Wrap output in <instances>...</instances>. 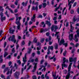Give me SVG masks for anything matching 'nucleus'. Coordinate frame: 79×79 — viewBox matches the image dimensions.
<instances>
[{"label":"nucleus","instance_id":"obj_1","mask_svg":"<svg viewBox=\"0 0 79 79\" xmlns=\"http://www.w3.org/2000/svg\"><path fill=\"white\" fill-rule=\"evenodd\" d=\"M21 19V17L17 16L16 17V20L15 22V23L16 24L18 25L17 26V30H20V27H21V23H20V20Z\"/></svg>","mask_w":79,"mask_h":79},{"label":"nucleus","instance_id":"obj_2","mask_svg":"<svg viewBox=\"0 0 79 79\" xmlns=\"http://www.w3.org/2000/svg\"><path fill=\"white\" fill-rule=\"evenodd\" d=\"M76 32H77V35H75L74 36V40L76 42H77L79 41V39L77 38V36L78 37H79V29H78L76 31Z\"/></svg>","mask_w":79,"mask_h":79},{"label":"nucleus","instance_id":"obj_3","mask_svg":"<svg viewBox=\"0 0 79 79\" xmlns=\"http://www.w3.org/2000/svg\"><path fill=\"white\" fill-rule=\"evenodd\" d=\"M10 39H11V41L14 42V43H16V40L15 39V36L14 35H13L12 37L11 36H10V37L8 38V40L9 41H10Z\"/></svg>","mask_w":79,"mask_h":79},{"label":"nucleus","instance_id":"obj_4","mask_svg":"<svg viewBox=\"0 0 79 79\" xmlns=\"http://www.w3.org/2000/svg\"><path fill=\"white\" fill-rule=\"evenodd\" d=\"M23 61L24 63H23L22 64V67H23L24 66V64H25L26 63V62L27 61V60H26V59H27V54H25V56L23 58Z\"/></svg>","mask_w":79,"mask_h":79},{"label":"nucleus","instance_id":"obj_5","mask_svg":"<svg viewBox=\"0 0 79 79\" xmlns=\"http://www.w3.org/2000/svg\"><path fill=\"white\" fill-rule=\"evenodd\" d=\"M71 67H68V73H67V75L66 76L65 78L66 79H69V76H70L71 75Z\"/></svg>","mask_w":79,"mask_h":79},{"label":"nucleus","instance_id":"obj_6","mask_svg":"<svg viewBox=\"0 0 79 79\" xmlns=\"http://www.w3.org/2000/svg\"><path fill=\"white\" fill-rule=\"evenodd\" d=\"M64 42H65L64 40L62 39L60 40V43H59V45H61V44H63V45H64V46L65 47H67V46H68V43H64Z\"/></svg>","mask_w":79,"mask_h":79},{"label":"nucleus","instance_id":"obj_7","mask_svg":"<svg viewBox=\"0 0 79 79\" xmlns=\"http://www.w3.org/2000/svg\"><path fill=\"white\" fill-rule=\"evenodd\" d=\"M76 59H77V58L76 57H75L74 59L72 57H70L69 58V61L70 62V63H71V62H73V61H74V64H76Z\"/></svg>","mask_w":79,"mask_h":79},{"label":"nucleus","instance_id":"obj_8","mask_svg":"<svg viewBox=\"0 0 79 79\" xmlns=\"http://www.w3.org/2000/svg\"><path fill=\"white\" fill-rule=\"evenodd\" d=\"M20 74V72H16L14 74V76L15 78L16 79H18L19 78V76Z\"/></svg>","mask_w":79,"mask_h":79},{"label":"nucleus","instance_id":"obj_9","mask_svg":"<svg viewBox=\"0 0 79 79\" xmlns=\"http://www.w3.org/2000/svg\"><path fill=\"white\" fill-rule=\"evenodd\" d=\"M54 28L56 29H58V27L56 25H52L51 27V29L52 32L54 31Z\"/></svg>","mask_w":79,"mask_h":79},{"label":"nucleus","instance_id":"obj_10","mask_svg":"<svg viewBox=\"0 0 79 79\" xmlns=\"http://www.w3.org/2000/svg\"><path fill=\"white\" fill-rule=\"evenodd\" d=\"M69 40H72L73 39H74V35L73 33L69 34Z\"/></svg>","mask_w":79,"mask_h":79},{"label":"nucleus","instance_id":"obj_11","mask_svg":"<svg viewBox=\"0 0 79 79\" xmlns=\"http://www.w3.org/2000/svg\"><path fill=\"white\" fill-rule=\"evenodd\" d=\"M34 64L35 65V66L34 67L33 70L32 71V72H33V73H34V72H35V71L36 70V69L37 68V63H34Z\"/></svg>","mask_w":79,"mask_h":79},{"label":"nucleus","instance_id":"obj_12","mask_svg":"<svg viewBox=\"0 0 79 79\" xmlns=\"http://www.w3.org/2000/svg\"><path fill=\"white\" fill-rule=\"evenodd\" d=\"M9 32L10 34H13L14 33V32L15 31V30H12V27H10L9 30Z\"/></svg>","mask_w":79,"mask_h":79},{"label":"nucleus","instance_id":"obj_13","mask_svg":"<svg viewBox=\"0 0 79 79\" xmlns=\"http://www.w3.org/2000/svg\"><path fill=\"white\" fill-rule=\"evenodd\" d=\"M45 24L48 25V26H52V24L50 23V22L48 21H46L45 22Z\"/></svg>","mask_w":79,"mask_h":79},{"label":"nucleus","instance_id":"obj_14","mask_svg":"<svg viewBox=\"0 0 79 79\" xmlns=\"http://www.w3.org/2000/svg\"><path fill=\"white\" fill-rule=\"evenodd\" d=\"M35 14L33 15V17L31 18V21H32L34 22H35Z\"/></svg>","mask_w":79,"mask_h":79},{"label":"nucleus","instance_id":"obj_15","mask_svg":"<svg viewBox=\"0 0 79 79\" xmlns=\"http://www.w3.org/2000/svg\"><path fill=\"white\" fill-rule=\"evenodd\" d=\"M32 10H36V11H37L38 10V6H36L35 8V7H34V6H33L32 8Z\"/></svg>","mask_w":79,"mask_h":79},{"label":"nucleus","instance_id":"obj_16","mask_svg":"<svg viewBox=\"0 0 79 79\" xmlns=\"http://www.w3.org/2000/svg\"><path fill=\"white\" fill-rule=\"evenodd\" d=\"M32 49L31 48H28V51L27 52V53H25V54H31Z\"/></svg>","mask_w":79,"mask_h":79},{"label":"nucleus","instance_id":"obj_17","mask_svg":"<svg viewBox=\"0 0 79 79\" xmlns=\"http://www.w3.org/2000/svg\"><path fill=\"white\" fill-rule=\"evenodd\" d=\"M48 50H51L52 51H53V46H49L48 47Z\"/></svg>","mask_w":79,"mask_h":79},{"label":"nucleus","instance_id":"obj_18","mask_svg":"<svg viewBox=\"0 0 79 79\" xmlns=\"http://www.w3.org/2000/svg\"><path fill=\"white\" fill-rule=\"evenodd\" d=\"M1 18L2 22H3V21H5V20L6 19V17L5 16L1 17Z\"/></svg>","mask_w":79,"mask_h":79},{"label":"nucleus","instance_id":"obj_19","mask_svg":"<svg viewBox=\"0 0 79 79\" xmlns=\"http://www.w3.org/2000/svg\"><path fill=\"white\" fill-rule=\"evenodd\" d=\"M68 6H69V10H70L71 8V6L72 5V4H69V3H70V2H69V0H68Z\"/></svg>","mask_w":79,"mask_h":79},{"label":"nucleus","instance_id":"obj_20","mask_svg":"<svg viewBox=\"0 0 79 79\" xmlns=\"http://www.w3.org/2000/svg\"><path fill=\"white\" fill-rule=\"evenodd\" d=\"M8 55V52H5L4 53V57L5 58V57H6L7 55Z\"/></svg>","mask_w":79,"mask_h":79},{"label":"nucleus","instance_id":"obj_21","mask_svg":"<svg viewBox=\"0 0 79 79\" xmlns=\"http://www.w3.org/2000/svg\"><path fill=\"white\" fill-rule=\"evenodd\" d=\"M37 37H35L33 40V42L34 43H37Z\"/></svg>","mask_w":79,"mask_h":79},{"label":"nucleus","instance_id":"obj_22","mask_svg":"<svg viewBox=\"0 0 79 79\" xmlns=\"http://www.w3.org/2000/svg\"><path fill=\"white\" fill-rule=\"evenodd\" d=\"M55 44L56 45L55 46V49L57 50L58 47V44L56 43H55Z\"/></svg>","mask_w":79,"mask_h":79},{"label":"nucleus","instance_id":"obj_23","mask_svg":"<svg viewBox=\"0 0 79 79\" xmlns=\"http://www.w3.org/2000/svg\"><path fill=\"white\" fill-rule=\"evenodd\" d=\"M77 20V19H76V16H74V17H73V19L72 20V21L73 22H76V21Z\"/></svg>","mask_w":79,"mask_h":79},{"label":"nucleus","instance_id":"obj_24","mask_svg":"<svg viewBox=\"0 0 79 79\" xmlns=\"http://www.w3.org/2000/svg\"><path fill=\"white\" fill-rule=\"evenodd\" d=\"M48 74L46 72L45 75V77L46 78V79H49V77L47 76Z\"/></svg>","mask_w":79,"mask_h":79},{"label":"nucleus","instance_id":"obj_25","mask_svg":"<svg viewBox=\"0 0 79 79\" xmlns=\"http://www.w3.org/2000/svg\"><path fill=\"white\" fill-rule=\"evenodd\" d=\"M2 6H0V11H2V12H3V10H4V9L3 8H2Z\"/></svg>","mask_w":79,"mask_h":79},{"label":"nucleus","instance_id":"obj_26","mask_svg":"<svg viewBox=\"0 0 79 79\" xmlns=\"http://www.w3.org/2000/svg\"><path fill=\"white\" fill-rule=\"evenodd\" d=\"M63 63H66V58L65 57H64L63 58Z\"/></svg>","mask_w":79,"mask_h":79},{"label":"nucleus","instance_id":"obj_27","mask_svg":"<svg viewBox=\"0 0 79 79\" xmlns=\"http://www.w3.org/2000/svg\"><path fill=\"white\" fill-rule=\"evenodd\" d=\"M63 64V66L64 67H65V68H66V67H67L68 65H66V64L64 63H63L62 64V66Z\"/></svg>","mask_w":79,"mask_h":79},{"label":"nucleus","instance_id":"obj_28","mask_svg":"<svg viewBox=\"0 0 79 79\" xmlns=\"http://www.w3.org/2000/svg\"><path fill=\"white\" fill-rule=\"evenodd\" d=\"M74 2V0H71V1L70 2V3H69V5H70L71 3H73Z\"/></svg>","mask_w":79,"mask_h":79},{"label":"nucleus","instance_id":"obj_29","mask_svg":"<svg viewBox=\"0 0 79 79\" xmlns=\"http://www.w3.org/2000/svg\"><path fill=\"white\" fill-rule=\"evenodd\" d=\"M41 78L42 79H44L45 78V75H44L43 74H42L41 76Z\"/></svg>","mask_w":79,"mask_h":79},{"label":"nucleus","instance_id":"obj_30","mask_svg":"<svg viewBox=\"0 0 79 79\" xmlns=\"http://www.w3.org/2000/svg\"><path fill=\"white\" fill-rule=\"evenodd\" d=\"M43 8H45V7L46 6H47V4H46V3H43Z\"/></svg>","mask_w":79,"mask_h":79},{"label":"nucleus","instance_id":"obj_31","mask_svg":"<svg viewBox=\"0 0 79 79\" xmlns=\"http://www.w3.org/2000/svg\"><path fill=\"white\" fill-rule=\"evenodd\" d=\"M70 29L71 30H74V27H73V26H72V24H70Z\"/></svg>","mask_w":79,"mask_h":79},{"label":"nucleus","instance_id":"obj_32","mask_svg":"<svg viewBox=\"0 0 79 79\" xmlns=\"http://www.w3.org/2000/svg\"><path fill=\"white\" fill-rule=\"evenodd\" d=\"M5 15H6L7 17H9V15H8V11H6L5 13Z\"/></svg>","mask_w":79,"mask_h":79},{"label":"nucleus","instance_id":"obj_33","mask_svg":"<svg viewBox=\"0 0 79 79\" xmlns=\"http://www.w3.org/2000/svg\"><path fill=\"white\" fill-rule=\"evenodd\" d=\"M42 18V15H39L37 17V18Z\"/></svg>","mask_w":79,"mask_h":79},{"label":"nucleus","instance_id":"obj_34","mask_svg":"<svg viewBox=\"0 0 79 79\" xmlns=\"http://www.w3.org/2000/svg\"><path fill=\"white\" fill-rule=\"evenodd\" d=\"M32 78L33 79H37V77H36V76L34 75L32 77Z\"/></svg>","mask_w":79,"mask_h":79},{"label":"nucleus","instance_id":"obj_35","mask_svg":"<svg viewBox=\"0 0 79 79\" xmlns=\"http://www.w3.org/2000/svg\"><path fill=\"white\" fill-rule=\"evenodd\" d=\"M79 44L78 43H76V44L75 45V47L76 48H77L78 47H79Z\"/></svg>","mask_w":79,"mask_h":79},{"label":"nucleus","instance_id":"obj_36","mask_svg":"<svg viewBox=\"0 0 79 79\" xmlns=\"http://www.w3.org/2000/svg\"><path fill=\"white\" fill-rule=\"evenodd\" d=\"M25 4H26V3H24V2H23L22 3V5L23 6H27V5H26Z\"/></svg>","mask_w":79,"mask_h":79},{"label":"nucleus","instance_id":"obj_37","mask_svg":"<svg viewBox=\"0 0 79 79\" xmlns=\"http://www.w3.org/2000/svg\"><path fill=\"white\" fill-rule=\"evenodd\" d=\"M70 44L71 45H73V48H74V47H75V45H74V43H71Z\"/></svg>","mask_w":79,"mask_h":79},{"label":"nucleus","instance_id":"obj_38","mask_svg":"<svg viewBox=\"0 0 79 79\" xmlns=\"http://www.w3.org/2000/svg\"><path fill=\"white\" fill-rule=\"evenodd\" d=\"M44 31V29L43 28H42L40 31V32L41 33H42Z\"/></svg>","mask_w":79,"mask_h":79},{"label":"nucleus","instance_id":"obj_39","mask_svg":"<svg viewBox=\"0 0 79 79\" xmlns=\"http://www.w3.org/2000/svg\"><path fill=\"white\" fill-rule=\"evenodd\" d=\"M41 45V43H40L39 42H38L37 44V46H39V47H40V45Z\"/></svg>","mask_w":79,"mask_h":79},{"label":"nucleus","instance_id":"obj_40","mask_svg":"<svg viewBox=\"0 0 79 79\" xmlns=\"http://www.w3.org/2000/svg\"><path fill=\"white\" fill-rule=\"evenodd\" d=\"M77 5V2H75L74 3L73 5V7H75V6H76V5Z\"/></svg>","mask_w":79,"mask_h":79},{"label":"nucleus","instance_id":"obj_41","mask_svg":"<svg viewBox=\"0 0 79 79\" xmlns=\"http://www.w3.org/2000/svg\"><path fill=\"white\" fill-rule=\"evenodd\" d=\"M0 16H1V18L3 17V13H2V12H1L0 13Z\"/></svg>","mask_w":79,"mask_h":79},{"label":"nucleus","instance_id":"obj_42","mask_svg":"<svg viewBox=\"0 0 79 79\" xmlns=\"http://www.w3.org/2000/svg\"><path fill=\"white\" fill-rule=\"evenodd\" d=\"M29 32H26V35H27V37H29V34H28Z\"/></svg>","mask_w":79,"mask_h":79},{"label":"nucleus","instance_id":"obj_43","mask_svg":"<svg viewBox=\"0 0 79 79\" xmlns=\"http://www.w3.org/2000/svg\"><path fill=\"white\" fill-rule=\"evenodd\" d=\"M44 40H45V39L44 38H42L40 40L41 42H42V43H43V42L44 41Z\"/></svg>","mask_w":79,"mask_h":79},{"label":"nucleus","instance_id":"obj_44","mask_svg":"<svg viewBox=\"0 0 79 79\" xmlns=\"http://www.w3.org/2000/svg\"><path fill=\"white\" fill-rule=\"evenodd\" d=\"M40 49H41V47H40V46H39V47H37V50H40Z\"/></svg>","mask_w":79,"mask_h":79},{"label":"nucleus","instance_id":"obj_45","mask_svg":"<svg viewBox=\"0 0 79 79\" xmlns=\"http://www.w3.org/2000/svg\"><path fill=\"white\" fill-rule=\"evenodd\" d=\"M17 63L19 64H21V62L20 60H19L17 61Z\"/></svg>","mask_w":79,"mask_h":79},{"label":"nucleus","instance_id":"obj_46","mask_svg":"<svg viewBox=\"0 0 79 79\" xmlns=\"http://www.w3.org/2000/svg\"><path fill=\"white\" fill-rule=\"evenodd\" d=\"M15 48H13L12 49V52H13V53H15Z\"/></svg>","mask_w":79,"mask_h":79},{"label":"nucleus","instance_id":"obj_47","mask_svg":"<svg viewBox=\"0 0 79 79\" xmlns=\"http://www.w3.org/2000/svg\"><path fill=\"white\" fill-rule=\"evenodd\" d=\"M46 34L47 36L48 37V36H49V35H50V33L48 32H47L46 33Z\"/></svg>","mask_w":79,"mask_h":79},{"label":"nucleus","instance_id":"obj_48","mask_svg":"<svg viewBox=\"0 0 79 79\" xmlns=\"http://www.w3.org/2000/svg\"><path fill=\"white\" fill-rule=\"evenodd\" d=\"M5 68V65L3 64L2 65V69H4V68Z\"/></svg>","mask_w":79,"mask_h":79},{"label":"nucleus","instance_id":"obj_49","mask_svg":"<svg viewBox=\"0 0 79 79\" xmlns=\"http://www.w3.org/2000/svg\"><path fill=\"white\" fill-rule=\"evenodd\" d=\"M18 1L17 0L16 1V2H15V5H18Z\"/></svg>","mask_w":79,"mask_h":79},{"label":"nucleus","instance_id":"obj_50","mask_svg":"<svg viewBox=\"0 0 79 79\" xmlns=\"http://www.w3.org/2000/svg\"><path fill=\"white\" fill-rule=\"evenodd\" d=\"M70 13L71 14H73L74 13V10H73V9L71 10Z\"/></svg>","mask_w":79,"mask_h":79},{"label":"nucleus","instance_id":"obj_51","mask_svg":"<svg viewBox=\"0 0 79 79\" xmlns=\"http://www.w3.org/2000/svg\"><path fill=\"white\" fill-rule=\"evenodd\" d=\"M2 33H3V31L1 30L0 31V37L2 36Z\"/></svg>","mask_w":79,"mask_h":79},{"label":"nucleus","instance_id":"obj_52","mask_svg":"<svg viewBox=\"0 0 79 79\" xmlns=\"http://www.w3.org/2000/svg\"><path fill=\"white\" fill-rule=\"evenodd\" d=\"M55 55H54L53 56V57H52L50 59V60H53V59L54 58H55Z\"/></svg>","mask_w":79,"mask_h":79},{"label":"nucleus","instance_id":"obj_53","mask_svg":"<svg viewBox=\"0 0 79 79\" xmlns=\"http://www.w3.org/2000/svg\"><path fill=\"white\" fill-rule=\"evenodd\" d=\"M48 52H47V55H49L50 53V50L49 49L48 50Z\"/></svg>","mask_w":79,"mask_h":79},{"label":"nucleus","instance_id":"obj_54","mask_svg":"<svg viewBox=\"0 0 79 79\" xmlns=\"http://www.w3.org/2000/svg\"><path fill=\"white\" fill-rule=\"evenodd\" d=\"M6 42H4V48H5V47H6Z\"/></svg>","mask_w":79,"mask_h":79},{"label":"nucleus","instance_id":"obj_55","mask_svg":"<svg viewBox=\"0 0 79 79\" xmlns=\"http://www.w3.org/2000/svg\"><path fill=\"white\" fill-rule=\"evenodd\" d=\"M37 54L38 55H40V52L39 50L37 51Z\"/></svg>","mask_w":79,"mask_h":79},{"label":"nucleus","instance_id":"obj_56","mask_svg":"<svg viewBox=\"0 0 79 79\" xmlns=\"http://www.w3.org/2000/svg\"><path fill=\"white\" fill-rule=\"evenodd\" d=\"M32 66L31 65H30L28 68L27 69V70H29V69H31V67Z\"/></svg>","mask_w":79,"mask_h":79},{"label":"nucleus","instance_id":"obj_57","mask_svg":"<svg viewBox=\"0 0 79 79\" xmlns=\"http://www.w3.org/2000/svg\"><path fill=\"white\" fill-rule=\"evenodd\" d=\"M12 64V63L11 62V61H10L9 62V66H11V64Z\"/></svg>","mask_w":79,"mask_h":79},{"label":"nucleus","instance_id":"obj_58","mask_svg":"<svg viewBox=\"0 0 79 79\" xmlns=\"http://www.w3.org/2000/svg\"><path fill=\"white\" fill-rule=\"evenodd\" d=\"M21 44L23 45H24L25 44V42L23 41L22 42Z\"/></svg>","mask_w":79,"mask_h":79},{"label":"nucleus","instance_id":"obj_59","mask_svg":"<svg viewBox=\"0 0 79 79\" xmlns=\"http://www.w3.org/2000/svg\"><path fill=\"white\" fill-rule=\"evenodd\" d=\"M1 77H2V78H5V76L3 75V74H1Z\"/></svg>","mask_w":79,"mask_h":79},{"label":"nucleus","instance_id":"obj_60","mask_svg":"<svg viewBox=\"0 0 79 79\" xmlns=\"http://www.w3.org/2000/svg\"><path fill=\"white\" fill-rule=\"evenodd\" d=\"M44 61V60H41V62H40L41 64H42V63H43Z\"/></svg>","mask_w":79,"mask_h":79},{"label":"nucleus","instance_id":"obj_61","mask_svg":"<svg viewBox=\"0 0 79 79\" xmlns=\"http://www.w3.org/2000/svg\"><path fill=\"white\" fill-rule=\"evenodd\" d=\"M52 40V37H51V36H49V37L48 41H50V40Z\"/></svg>","mask_w":79,"mask_h":79},{"label":"nucleus","instance_id":"obj_62","mask_svg":"<svg viewBox=\"0 0 79 79\" xmlns=\"http://www.w3.org/2000/svg\"><path fill=\"white\" fill-rule=\"evenodd\" d=\"M59 32H56V34H55V36H56V35H57V34H59Z\"/></svg>","mask_w":79,"mask_h":79},{"label":"nucleus","instance_id":"obj_63","mask_svg":"<svg viewBox=\"0 0 79 79\" xmlns=\"http://www.w3.org/2000/svg\"><path fill=\"white\" fill-rule=\"evenodd\" d=\"M28 22L27 21H26L25 22V25L26 26H27V23Z\"/></svg>","mask_w":79,"mask_h":79},{"label":"nucleus","instance_id":"obj_64","mask_svg":"<svg viewBox=\"0 0 79 79\" xmlns=\"http://www.w3.org/2000/svg\"><path fill=\"white\" fill-rule=\"evenodd\" d=\"M11 8H15V5H12L11 6Z\"/></svg>","mask_w":79,"mask_h":79}]
</instances>
